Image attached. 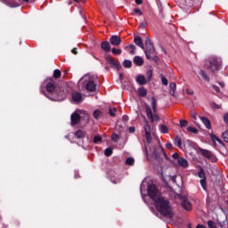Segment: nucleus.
Returning a JSON list of instances; mask_svg holds the SVG:
<instances>
[{
	"label": "nucleus",
	"instance_id": "nucleus-27",
	"mask_svg": "<svg viewBox=\"0 0 228 228\" xmlns=\"http://www.w3.org/2000/svg\"><path fill=\"white\" fill-rule=\"evenodd\" d=\"M138 94L140 97H145V95H147V89H145L144 87H141L138 89Z\"/></svg>",
	"mask_w": 228,
	"mask_h": 228
},
{
	"label": "nucleus",
	"instance_id": "nucleus-58",
	"mask_svg": "<svg viewBox=\"0 0 228 228\" xmlns=\"http://www.w3.org/2000/svg\"><path fill=\"white\" fill-rule=\"evenodd\" d=\"M136 4H142L143 0H135Z\"/></svg>",
	"mask_w": 228,
	"mask_h": 228
},
{
	"label": "nucleus",
	"instance_id": "nucleus-47",
	"mask_svg": "<svg viewBox=\"0 0 228 228\" xmlns=\"http://www.w3.org/2000/svg\"><path fill=\"white\" fill-rule=\"evenodd\" d=\"M191 117H192L194 120H197V112L191 110Z\"/></svg>",
	"mask_w": 228,
	"mask_h": 228
},
{
	"label": "nucleus",
	"instance_id": "nucleus-11",
	"mask_svg": "<svg viewBox=\"0 0 228 228\" xmlns=\"http://www.w3.org/2000/svg\"><path fill=\"white\" fill-rule=\"evenodd\" d=\"M110 43L111 44V45L118 46L120 45V44H122V39H120L118 36H112L110 38Z\"/></svg>",
	"mask_w": 228,
	"mask_h": 228
},
{
	"label": "nucleus",
	"instance_id": "nucleus-21",
	"mask_svg": "<svg viewBox=\"0 0 228 228\" xmlns=\"http://www.w3.org/2000/svg\"><path fill=\"white\" fill-rule=\"evenodd\" d=\"M200 120L203 122L204 126H206L207 129H211V121H209L208 118L201 117Z\"/></svg>",
	"mask_w": 228,
	"mask_h": 228
},
{
	"label": "nucleus",
	"instance_id": "nucleus-51",
	"mask_svg": "<svg viewBox=\"0 0 228 228\" xmlns=\"http://www.w3.org/2000/svg\"><path fill=\"white\" fill-rule=\"evenodd\" d=\"M134 13H138V15H143V12L140 9H134Z\"/></svg>",
	"mask_w": 228,
	"mask_h": 228
},
{
	"label": "nucleus",
	"instance_id": "nucleus-53",
	"mask_svg": "<svg viewBox=\"0 0 228 228\" xmlns=\"http://www.w3.org/2000/svg\"><path fill=\"white\" fill-rule=\"evenodd\" d=\"M166 147H167V149H172V148H173V145H172L171 142H167V143L166 144Z\"/></svg>",
	"mask_w": 228,
	"mask_h": 228
},
{
	"label": "nucleus",
	"instance_id": "nucleus-26",
	"mask_svg": "<svg viewBox=\"0 0 228 228\" xmlns=\"http://www.w3.org/2000/svg\"><path fill=\"white\" fill-rule=\"evenodd\" d=\"M94 118H96V120H99V118H101L102 117V112L99 110H94L93 113Z\"/></svg>",
	"mask_w": 228,
	"mask_h": 228
},
{
	"label": "nucleus",
	"instance_id": "nucleus-18",
	"mask_svg": "<svg viewBox=\"0 0 228 228\" xmlns=\"http://www.w3.org/2000/svg\"><path fill=\"white\" fill-rule=\"evenodd\" d=\"M200 154H202L204 156V158H208V159H211V158L213 156L211 151H209L208 150H204V149L200 148Z\"/></svg>",
	"mask_w": 228,
	"mask_h": 228
},
{
	"label": "nucleus",
	"instance_id": "nucleus-29",
	"mask_svg": "<svg viewBox=\"0 0 228 228\" xmlns=\"http://www.w3.org/2000/svg\"><path fill=\"white\" fill-rule=\"evenodd\" d=\"M54 79H60L61 77V71L60 69H55L53 71Z\"/></svg>",
	"mask_w": 228,
	"mask_h": 228
},
{
	"label": "nucleus",
	"instance_id": "nucleus-33",
	"mask_svg": "<svg viewBox=\"0 0 228 228\" xmlns=\"http://www.w3.org/2000/svg\"><path fill=\"white\" fill-rule=\"evenodd\" d=\"M126 164L132 167V165H134V159L133 158H127L126 160Z\"/></svg>",
	"mask_w": 228,
	"mask_h": 228
},
{
	"label": "nucleus",
	"instance_id": "nucleus-46",
	"mask_svg": "<svg viewBox=\"0 0 228 228\" xmlns=\"http://www.w3.org/2000/svg\"><path fill=\"white\" fill-rule=\"evenodd\" d=\"M158 102H156V98H151V108H155L157 106Z\"/></svg>",
	"mask_w": 228,
	"mask_h": 228
},
{
	"label": "nucleus",
	"instance_id": "nucleus-44",
	"mask_svg": "<svg viewBox=\"0 0 228 228\" xmlns=\"http://www.w3.org/2000/svg\"><path fill=\"white\" fill-rule=\"evenodd\" d=\"M188 126V121L187 120H180V126L181 127H186Z\"/></svg>",
	"mask_w": 228,
	"mask_h": 228
},
{
	"label": "nucleus",
	"instance_id": "nucleus-30",
	"mask_svg": "<svg viewBox=\"0 0 228 228\" xmlns=\"http://www.w3.org/2000/svg\"><path fill=\"white\" fill-rule=\"evenodd\" d=\"M200 76L205 80V81H209V77H208V74H206V71L200 70Z\"/></svg>",
	"mask_w": 228,
	"mask_h": 228
},
{
	"label": "nucleus",
	"instance_id": "nucleus-3",
	"mask_svg": "<svg viewBox=\"0 0 228 228\" xmlns=\"http://www.w3.org/2000/svg\"><path fill=\"white\" fill-rule=\"evenodd\" d=\"M78 86L82 88V90H87V92H95V90H97V85H95L94 77L90 75L84 76L78 81Z\"/></svg>",
	"mask_w": 228,
	"mask_h": 228
},
{
	"label": "nucleus",
	"instance_id": "nucleus-31",
	"mask_svg": "<svg viewBox=\"0 0 228 228\" xmlns=\"http://www.w3.org/2000/svg\"><path fill=\"white\" fill-rule=\"evenodd\" d=\"M112 54H115V56H118L122 54L121 49L112 48Z\"/></svg>",
	"mask_w": 228,
	"mask_h": 228
},
{
	"label": "nucleus",
	"instance_id": "nucleus-13",
	"mask_svg": "<svg viewBox=\"0 0 228 228\" xmlns=\"http://www.w3.org/2000/svg\"><path fill=\"white\" fill-rule=\"evenodd\" d=\"M134 42L135 45L145 51V45H143V40H142V37L140 36H136L134 39Z\"/></svg>",
	"mask_w": 228,
	"mask_h": 228
},
{
	"label": "nucleus",
	"instance_id": "nucleus-2",
	"mask_svg": "<svg viewBox=\"0 0 228 228\" xmlns=\"http://www.w3.org/2000/svg\"><path fill=\"white\" fill-rule=\"evenodd\" d=\"M44 86L46 88V97L50 101H63L67 97V91L63 88L56 86V82L52 77L46 78L44 81Z\"/></svg>",
	"mask_w": 228,
	"mask_h": 228
},
{
	"label": "nucleus",
	"instance_id": "nucleus-63",
	"mask_svg": "<svg viewBox=\"0 0 228 228\" xmlns=\"http://www.w3.org/2000/svg\"><path fill=\"white\" fill-rule=\"evenodd\" d=\"M23 1H25V3H29V0H23Z\"/></svg>",
	"mask_w": 228,
	"mask_h": 228
},
{
	"label": "nucleus",
	"instance_id": "nucleus-24",
	"mask_svg": "<svg viewBox=\"0 0 228 228\" xmlns=\"http://www.w3.org/2000/svg\"><path fill=\"white\" fill-rule=\"evenodd\" d=\"M211 139H212V142H214V143H216V142H217L220 143V145H224V141H222V139L218 138V136L212 134Z\"/></svg>",
	"mask_w": 228,
	"mask_h": 228
},
{
	"label": "nucleus",
	"instance_id": "nucleus-61",
	"mask_svg": "<svg viewBox=\"0 0 228 228\" xmlns=\"http://www.w3.org/2000/svg\"><path fill=\"white\" fill-rule=\"evenodd\" d=\"M160 151L164 154V156H167V153H165V150L163 148H160Z\"/></svg>",
	"mask_w": 228,
	"mask_h": 228
},
{
	"label": "nucleus",
	"instance_id": "nucleus-62",
	"mask_svg": "<svg viewBox=\"0 0 228 228\" xmlns=\"http://www.w3.org/2000/svg\"><path fill=\"white\" fill-rule=\"evenodd\" d=\"M73 1H75V3H79V0H73Z\"/></svg>",
	"mask_w": 228,
	"mask_h": 228
},
{
	"label": "nucleus",
	"instance_id": "nucleus-12",
	"mask_svg": "<svg viewBox=\"0 0 228 228\" xmlns=\"http://www.w3.org/2000/svg\"><path fill=\"white\" fill-rule=\"evenodd\" d=\"M151 156L156 159V161H159V163H161V161H163V159L159 158V153L158 152V146H153L151 151Z\"/></svg>",
	"mask_w": 228,
	"mask_h": 228
},
{
	"label": "nucleus",
	"instance_id": "nucleus-15",
	"mask_svg": "<svg viewBox=\"0 0 228 228\" xmlns=\"http://www.w3.org/2000/svg\"><path fill=\"white\" fill-rule=\"evenodd\" d=\"M71 97L75 102H81L83 101V95L77 92L73 93Z\"/></svg>",
	"mask_w": 228,
	"mask_h": 228
},
{
	"label": "nucleus",
	"instance_id": "nucleus-28",
	"mask_svg": "<svg viewBox=\"0 0 228 228\" xmlns=\"http://www.w3.org/2000/svg\"><path fill=\"white\" fill-rule=\"evenodd\" d=\"M125 49H132L130 51V54L134 55L136 53V46L134 45H130L128 46H126Z\"/></svg>",
	"mask_w": 228,
	"mask_h": 228
},
{
	"label": "nucleus",
	"instance_id": "nucleus-14",
	"mask_svg": "<svg viewBox=\"0 0 228 228\" xmlns=\"http://www.w3.org/2000/svg\"><path fill=\"white\" fill-rule=\"evenodd\" d=\"M101 47L105 53H110V51H111V45H110V42L108 41L102 42Z\"/></svg>",
	"mask_w": 228,
	"mask_h": 228
},
{
	"label": "nucleus",
	"instance_id": "nucleus-52",
	"mask_svg": "<svg viewBox=\"0 0 228 228\" xmlns=\"http://www.w3.org/2000/svg\"><path fill=\"white\" fill-rule=\"evenodd\" d=\"M145 26H147V21L142 22V23L140 24L139 28H145Z\"/></svg>",
	"mask_w": 228,
	"mask_h": 228
},
{
	"label": "nucleus",
	"instance_id": "nucleus-59",
	"mask_svg": "<svg viewBox=\"0 0 228 228\" xmlns=\"http://www.w3.org/2000/svg\"><path fill=\"white\" fill-rule=\"evenodd\" d=\"M219 85L222 88H224L225 87V83L224 82H219Z\"/></svg>",
	"mask_w": 228,
	"mask_h": 228
},
{
	"label": "nucleus",
	"instance_id": "nucleus-7",
	"mask_svg": "<svg viewBox=\"0 0 228 228\" xmlns=\"http://www.w3.org/2000/svg\"><path fill=\"white\" fill-rule=\"evenodd\" d=\"M175 198L182 201L181 206L183 208V209H185V211H191V202L188 200V198H186V196L176 194Z\"/></svg>",
	"mask_w": 228,
	"mask_h": 228
},
{
	"label": "nucleus",
	"instance_id": "nucleus-38",
	"mask_svg": "<svg viewBox=\"0 0 228 228\" xmlns=\"http://www.w3.org/2000/svg\"><path fill=\"white\" fill-rule=\"evenodd\" d=\"M198 175H199V177L200 179H206V173L204 172L203 169H200V171L199 172Z\"/></svg>",
	"mask_w": 228,
	"mask_h": 228
},
{
	"label": "nucleus",
	"instance_id": "nucleus-23",
	"mask_svg": "<svg viewBox=\"0 0 228 228\" xmlns=\"http://www.w3.org/2000/svg\"><path fill=\"white\" fill-rule=\"evenodd\" d=\"M174 143L175 145H176V147H179V149H181V147L183 146V142L181 141V137L176 135L175 138Z\"/></svg>",
	"mask_w": 228,
	"mask_h": 228
},
{
	"label": "nucleus",
	"instance_id": "nucleus-43",
	"mask_svg": "<svg viewBox=\"0 0 228 228\" xmlns=\"http://www.w3.org/2000/svg\"><path fill=\"white\" fill-rule=\"evenodd\" d=\"M200 183L203 190H206V178L201 179Z\"/></svg>",
	"mask_w": 228,
	"mask_h": 228
},
{
	"label": "nucleus",
	"instance_id": "nucleus-8",
	"mask_svg": "<svg viewBox=\"0 0 228 228\" xmlns=\"http://www.w3.org/2000/svg\"><path fill=\"white\" fill-rule=\"evenodd\" d=\"M105 60L110 65V67H112V69H115V70H119L120 69H122L120 62L115 60V58L106 55Z\"/></svg>",
	"mask_w": 228,
	"mask_h": 228
},
{
	"label": "nucleus",
	"instance_id": "nucleus-50",
	"mask_svg": "<svg viewBox=\"0 0 228 228\" xmlns=\"http://www.w3.org/2000/svg\"><path fill=\"white\" fill-rule=\"evenodd\" d=\"M212 88L215 89V91L216 92V94H220V87H218V86L213 85V86H212Z\"/></svg>",
	"mask_w": 228,
	"mask_h": 228
},
{
	"label": "nucleus",
	"instance_id": "nucleus-54",
	"mask_svg": "<svg viewBox=\"0 0 228 228\" xmlns=\"http://www.w3.org/2000/svg\"><path fill=\"white\" fill-rule=\"evenodd\" d=\"M134 131H136V129L134 126L129 128V133H134Z\"/></svg>",
	"mask_w": 228,
	"mask_h": 228
},
{
	"label": "nucleus",
	"instance_id": "nucleus-1",
	"mask_svg": "<svg viewBox=\"0 0 228 228\" xmlns=\"http://www.w3.org/2000/svg\"><path fill=\"white\" fill-rule=\"evenodd\" d=\"M148 195L155 201L156 209L160 215H163L166 218H172L174 216L170 202L161 197V192H159L156 185L151 184L148 186Z\"/></svg>",
	"mask_w": 228,
	"mask_h": 228
},
{
	"label": "nucleus",
	"instance_id": "nucleus-37",
	"mask_svg": "<svg viewBox=\"0 0 228 228\" xmlns=\"http://www.w3.org/2000/svg\"><path fill=\"white\" fill-rule=\"evenodd\" d=\"M159 129H160L161 133H164V134L168 133V128L165 125H161Z\"/></svg>",
	"mask_w": 228,
	"mask_h": 228
},
{
	"label": "nucleus",
	"instance_id": "nucleus-17",
	"mask_svg": "<svg viewBox=\"0 0 228 228\" xmlns=\"http://www.w3.org/2000/svg\"><path fill=\"white\" fill-rule=\"evenodd\" d=\"M136 83H138V85H141V86L147 85V78H145L143 75H139L136 77Z\"/></svg>",
	"mask_w": 228,
	"mask_h": 228
},
{
	"label": "nucleus",
	"instance_id": "nucleus-35",
	"mask_svg": "<svg viewBox=\"0 0 228 228\" xmlns=\"http://www.w3.org/2000/svg\"><path fill=\"white\" fill-rule=\"evenodd\" d=\"M187 131H189L190 133H193L194 134H197V133H199V130H197V128L192 126H188Z\"/></svg>",
	"mask_w": 228,
	"mask_h": 228
},
{
	"label": "nucleus",
	"instance_id": "nucleus-20",
	"mask_svg": "<svg viewBox=\"0 0 228 228\" xmlns=\"http://www.w3.org/2000/svg\"><path fill=\"white\" fill-rule=\"evenodd\" d=\"M75 136L76 138H77L78 140H81L83 138H85V136H86V132L83 131V130H77V132H75Z\"/></svg>",
	"mask_w": 228,
	"mask_h": 228
},
{
	"label": "nucleus",
	"instance_id": "nucleus-16",
	"mask_svg": "<svg viewBox=\"0 0 228 228\" xmlns=\"http://www.w3.org/2000/svg\"><path fill=\"white\" fill-rule=\"evenodd\" d=\"M177 163L182 168H188V160L186 159L181 157L178 159Z\"/></svg>",
	"mask_w": 228,
	"mask_h": 228
},
{
	"label": "nucleus",
	"instance_id": "nucleus-32",
	"mask_svg": "<svg viewBox=\"0 0 228 228\" xmlns=\"http://www.w3.org/2000/svg\"><path fill=\"white\" fill-rule=\"evenodd\" d=\"M104 154L107 156V158H110V156L113 154V150L111 148H107L104 151Z\"/></svg>",
	"mask_w": 228,
	"mask_h": 228
},
{
	"label": "nucleus",
	"instance_id": "nucleus-40",
	"mask_svg": "<svg viewBox=\"0 0 228 228\" xmlns=\"http://www.w3.org/2000/svg\"><path fill=\"white\" fill-rule=\"evenodd\" d=\"M119 139H120V137H118V134H111L112 142H118Z\"/></svg>",
	"mask_w": 228,
	"mask_h": 228
},
{
	"label": "nucleus",
	"instance_id": "nucleus-41",
	"mask_svg": "<svg viewBox=\"0 0 228 228\" xmlns=\"http://www.w3.org/2000/svg\"><path fill=\"white\" fill-rule=\"evenodd\" d=\"M219 226L221 228H228V224L227 222L224 221V222H219Z\"/></svg>",
	"mask_w": 228,
	"mask_h": 228
},
{
	"label": "nucleus",
	"instance_id": "nucleus-4",
	"mask_svg": "<svg viewBox=\"0 0 228 228\" xmlns=\"http://www.w3.org/2000/svg\"><path fill=\"white\" fill-rule=\"evenodd\" d=\"M205 67L212 72H217V70H220V68L222 67V61L216 56L208 57L206 60Z\"/></svg>",
	"mask_w": 228,
	"mask_h": 228
},
{
	"label": "nucleus",
	"instance_id": "nucleus-22",
	"mask_svg": "<svg viewBox=\"0 0 228 228\" xmlns=\"http://www.w3.org/2000/svg\"><path fill=\"white\" fill-rule=\"evenodd\" d=\"M170 86V95H175V90L177 88V85H175V83L172 82L169 85Z\"/></svg>",
	"mask_w": 228,
	"mask_h": 228
},
{
	"label": "nucleus",
	"instance_id": "nucleus-6",
	"mask_svg": "<svg viewBox=\"0 0 228 228\" xmlns=\"http://www.w3.org/2000/svg\"><path fill=\"white\" fill-rule=\"evenodd\" d=\"M146 50L144 51L146 54L147 60H152L153 56H155V49L154 45L152 44V41L149 38L145 41Z\"/></svg>",
	"mask_w": 228,
	"mask_h": 228
},
{
	"label": "nucleus",
	"instance_id": "nucleus-10",
	"mask_svg": "<svg viewBox=\"0 0 228 228\" xmlns=\"http://www.w3.org/2000/svg\"><path fill=\"white\" fill-rule=\"evenodd\" d=\"M71 126H77L79 124V120H81V116L75 112L70 116Z\"/></svg>",
	"mask_w": 228,
	"mask_h": 228
},
{
	"label": "nucleus",
	"instance_id": "nucleus-39",
	"mask_svg": "<svg viewBox=\"0 0 228 228\" xmlns=\"http://www.w3.org/2000/svg\"><path fill=\"white\" fill-rule=\"evenodd\" d=\"M99 142H102V137H101V135H95L94 137V143H99Z\"/></svg>",
	"mask_w": 228,
	"mask_h": 228
},
{
	"label": "nucleus",
	"instance_id": "nucleus-5",
	"mask_svg": "<svg viewBox=\"0 0 228 228\" xmlns=\"http://www.w3.org/2000/svg\"><path fill=\"white\" fill-rule=\"evenodd\" d=\"M145 108H146V115L148 118L151 120V123L159 122V116L156 114L158 111V108L152 107V109H151V106L149 105H145ZM152 110L154 114L152 113Z\"/></svg>",
	"mask_w": 228,
	"mask_h": 228
},
{
	"label": "nucleus",
	"instance_id": "nucleus-56",
	"mask_svg": "<svg viewBox=\"0 0 228 228\" xmlns=\"http://www.w3.org/2000/svg\"><path fill=\"white\" fill-rule=\"evenodd\" d=\"M213 108H216V110H220V105L214 103Z\"/></svg>",
	"mask_w": 228,
	"mask_h": 228
},
{
	"label": "nucleus",
	"instance_id": "nucleus-36",
	"mask_svg": "<svg viewBox=\"0 0 228 228\" xmlns=\"http://www.w3.org/2000/svg\"><path fill=\"white\" fill-rule=\"evenodd\" d=\"M117 113V109L115 108H110L109 109V115H110V117H115V114Z\"/></svg>",
	"mask_w": 228,
	"mask_h": 228
},
{
	"label": "nucleus",
	"instance_id": "nucleus-55",
	"mask_svg": "<svg viewBox=\"0 0 228 228\" xmlns=\"http://www.w3.org/2000/svg\"><path fill=\"white\" fill-rule=\"evenodd\" d=\"M71 53H72L73 54H77V48H73V49L71 50Z\"/></svg>",
	"mask_w": 228,
	"mask_h": 228
},
{
	"label": "nucleus",
	"instance_id": "nucleus-9",
	"mask_svg": "<svg viewBox=\"0 0 228 228\" xmlns=\"http://www.w3.org/2000/svg\"><path fill=\"white\" fill-rule=\"evenodd\" d=\"M144 131H145V136L148 143H151L152 142V137L151 136V125H149L148 122H146V125L144 126Z\"/></svg>",
	"mask_w": 228,
	"mask_h": 228
},
{
	"label": "nucleus",
	"instance_id": "nucleus-45",
	"mask_svg": "<svg viewBox=\"0 0 228 228\" xmlns=\"http://www.w3.org/2000/svg\"><path fill=\"white\" fill-rule=\"evenodd\" d=\"M161 81H162V85H164L165 86L168 85V79L165 78V77L163 76H161Z\"/></svg>",
	"mask_w": 228,
	"mask_h": 228
},
{
	"label": "nucleus",
	"instance_id": "nucleus-48",
	"mask_svg": "<svg viewBox=\"0 0 228 228\" xmlns=\"http://www.w3.org/2000/svg\"><path fill=\"white\" fill-rule=\"evenodd\" d=\"M172 158H173L174 159H177V161H179V159H181V157H179V154H178V153H174V154L172 155Z\"/></svg>",
	"mask_w": 228,
	"mask_h": 228
},
{
	"label": "nucleus",
	"instance_id": "nucleus-64",
	"mask_svg": "<svg viewBox=\"0 0 228 228\" xmlns=\"http://www.w3.org/2000/svg\"><path fill=\"white\" fill-rule=\"evenodd\" d=\"M119 77L122 78V74H120Z\"/></svg>",
	"mask_w": 228,
	"mask_h": 228
},
{
	"label": "nucleus",
	"instance_id": "nucleus-25",
	"mask_svg": "<svg viewBox=\"0 0 228 228\" xmlns=\"http://www.w3.org/2000/svg\"><path fill=\"white\" fill-rule=\"evenodd\" d=\"M123 67H125V69H131V67H133V62L129 60H125L123 61Z\"/></svg>",
	"mask_w": 228,
	"mask_h": 228
},
{
	"label": "nucleus",
	"instance_id": "nucleus-60",
	"mask_svg": "<svg viewBox=\"0 0 228 228\" xmlns=\"http://www.w3.org/2000/svg\"><path fill=\"white\" fill-rule=\"evenodd\" d=\"M196 228H206V226H204V225H202V224H198V225L196 226Z\"/></svg>",
	"mask_w": 228,
	"mask_h": 228
},
{
	"label": "nucleus",
	"instance_id": "nucleus-42",
	"mask_svg": "<svg viewBox=\"0 0 228 228\" xmlns=\"http://www.w3.org/2000/svg\"><path fill=\"white\" fill-rule=\"evenodd\" d=\"M208 225L209 228H216V224H215L213 221H208Z\"/></svg>",
	"mask_w": 228,
	"mask_h": 228
},
{
	"label": "nucleus",
	"instance_id": "nucleus-57",
	"mask_svg": "<svg viewBox=\"0 0 228 228\" xmlns=\"http://www.w3.org/2000/svg\"><path fill=\"white\" fill-rule=\"evenodd\" d=\"M186 93L188 94V95H193V91H190V89H187Z\"/></svg>",
	"mask_w": 228,
	"mask_h": 228
},
{
	"label": "nucleus",
	"instance_id": "nucleus-34",
	"mask_svg": "<svg viewBox=\"0 0 228 228\" xmlns=\"http://www.w3.org/2000/svg\"><path fill=\"white\" fill-rule=\"evenodd\" d=\"M147 81H151L152 79V69H150L146 73Z\"/></svg>",
	"mask_w": 228,
	"mask_h": 228
},
{
	"label": "nucleus",
	"instance_id": "nucleus-49",
	"mask_svg": "<svg viewBox=\"0 0 228 228\" xmlns=\"http://www.w3.org/2000/svg\"><path fill=\"white\" fill-rule=\"evenodd\" d=\"M224 122L228 126V113H225L224 116Z\"/></svg>",
	"mask_w": 228,
	"mask_h": 228
},
{
	"label": "nucleus",
	"instance_id": "nucleus-19",
	"mask_svg": "<svg viewBox=\"0 0 228 228\" xmlns=\"http://www.w3.org/2000/svg\"><path fill=\"white\" fill-rule=\"evenodd\" d=\"M134 63L137 67H142V65H143V58H142L141 56H135L134 58Z\"/></svg>",
	"mask_w": 228,
	"mask_h": 228
}]
</instances>
